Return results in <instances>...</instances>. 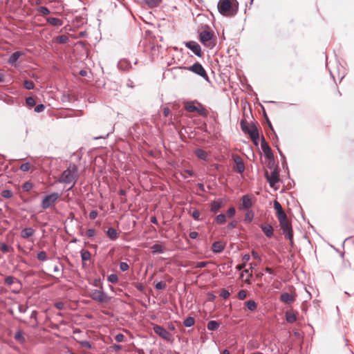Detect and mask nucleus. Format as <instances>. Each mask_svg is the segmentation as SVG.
<instances>
[{
    "mask_svg": "<svg viewBox=\"0 0 354 354\" xmlns=\"http://www.w3.org/2000/svg\"><path fill=\"white\" fill-rule=\"evenodd\" d=\"M208 264L207 261H199L195 263V268H205Z\"/></svg>",
    "mask_w": 354,
    "mask_h": 354,
    "instance_id": "obj_51",
    "label": "nucleus"
},
{
    "mask_svg": "<svg viewBox=\"0 0 354 354\" xmlns=\"http://www.w3.org/2000/svg\"><path fill=\"white\" fill-rule=\"evenodd\" d=\"M107 279L111 283H115L118 281V277L117 274H111L108 276V279Z\"/></svg>",
    "mask_w": 354,
    "mask_h": 354,
    "instance_id": "obj_45",
    "label": "nucleus"
},
{
    "mask_svg": "<svg viewBox=\"0 0 354 354\" xmlns=\"http://www.w3.org/2000/svg\"><path fill=\"white\" fill-rule=\"evenodd\" d=\"M80 345L82 346V347L83 348H88V349H90L91 348V344L90 343V342L87 341V340H82L80 342Z\"/></svg>",
    "mask_w": 354,
    "mask_h": 354,
    "instance_id": "obj_50",
    "label": "nucleus"
},
{
    "mask_svg": "<svg viewBox=\"0 0 354 354\" xmlns=\"http://www.w3.org/2000/svg\"><path fill=\"white\" fill-rule=\"evenodd\" d=\"M162 0H144V2L148 6L149 8H153L158 6Z\"/></svg>",
    "mask_w": 354,
    "mask_h": 354,
    "instance_id": "obj_31",
    "label": "nucleus"
},
{
    "mask_svg": "<svg viewBox=\"0 0 354 354\" xmlns=\"http://www.w3.org/2000/svg\"><path fill=\"white\" fill-rule=\"evenodd\" d=\"M118 68L121 71H128L131 68V62L126 59H120L118 63Z\"/></svg>",
    "mask_w": 354,
    "mask_h": 354,
    "instance_id": "obj_18",
    "label": "nucleus"
},
{
    "mask_svg": "<svg viewBox=\"0 0 354 354\" xmlns=\"http://www.w3.org/2000/svg\"><path fill=\"white\" fill-rule=\"evenodd\" d=\"M78 178V168L75 164L70 165V166L64 170L61 176L59 177L58 182L64 184L72 183V185L68 189L73 188L75 185L76 180Z\"/></svg>",
    "mask_w": 354,
    "mask_h": 354,
    "instance_id": "obj_1",
    "label": "nucleus"
},
{
    "mask_svg": "<svg viewBox=\"0 0 354 354\" xmlns=\"http://www.w3.org/2000/svg\"><path fill=\"white\" fill-rule=\"evenodd\" d=\"M24 86L27 90H32L34 88L35 84L33 82L28 80L24 81Z\"/></svg>",
    "mask_w": 354,
    "mask_h": 354,
    "instance_id": "obj_38",
    "label": "nucleus"
},
{
    "mask_svg": "<svg viewBox=\"0 0 354 354\" xmlns=\"http://www.w3.org/2000/svg\"><path fill=\"white\" fill-rule=\"evenodd\" d=\"M4 283L8 286H11L13 283H17L19 287L17 289L13 290L12 292L19 293L20 292L21 283L20 281L15 277L12 276H8L5 278Z\"/></svg>",
    "mask_w": 354,
    "mask_h": 354,
    "instance_id": "obj_13",
    "label": "nucleus"
},
{
    "mask_svg": "<svg viewBox=\"0 0 354 354\" xmlns=\"http://www.w3.org/2000/svg\"><path fill=\"white\" fill-rule=\"evenodd\" d=\"M68 41V36L65 35H59L57 37V41L59 44H65Z\"/></svg>",
    "mask_w": 354,
    "mask_h": 354,
    "instance_id": "obj_40",
    "label": "nucleus"
},
{
    "mask_svg": "<svg viewBox=\"0 0 354 354\" xmlns=\"http://www.w3.org/2000/svg\"><path fill=\"white\" fill-rule=\"evenodd\" d=\"M86 235L89 238H92L95 235V230L94 228L88 229L86 231Z\"/></svg>",
    "mask_w": 354,
    "mask_h": 354,
    "instance_id": "obj_57",
    "label": "nucleus"
},
{
    "mask_svg": "<svg viewBox=\"0 0 354 354\" xmlns=\"http://www.w3.org/2000/svg\"><path fill=\"white\" fill-rule=\"evenodd\" d=\"M45 109V106L43 104H37L35 107V111L37 112V113H40L41 111H43Z\"/></svg>",
    "mask_w": 354,
    "mask_h": 354,
    "instance_id": "obj_58",
    "label": "nucleus"
},
{
    "mask_svg": "<svg viewBox=\"0 0 354 354\" xmlns=\"http://www.w3.org/2000/svg\"><path fill=\"white\" fill-rule=\"evenodd\" d=\"M37 258L39 261H44L47 260V256L45 251H40L37 254Z\"/></svg>",
    "mask_w": 354,
    "mask_h": 354,
    "instance_id": "obj_39",
    "label": "nucleus"
},
{
    "mask_svg": "<svg viewBox=\"0 0 354 354\" xmlns=\"http://www.w3.org/2000/svg\"><path fill=\"white\" fill-rule=\"evenodd\" d=\"M215 220L218 224H224L226 222V216L224 214H220L216 216Z\"/></svg>",
    "mask_w": 354,
    "mask_h": 354,
    "instance_id": "obj_37",
    "label": "nucleus"
},
{
    "mask_svg": "<svg viewBox=\"0 0 354 354\" xmlns=\"http://www.w3.org/2000/svg\"><path fill=\"white\" fill-rule=\"evenodd\" d=\"M129 266L127 263H126V262H120V269L122 271H123V272L127 271L129 270Z\"/></svg>",
    "mask_w": 354,
    "mask_h": 354,
    "instance_id": "obj_54",
    "label": "nucleus"
},
{
    "mask_svg": "<svg viewBox=\"0 0 354 354\" xmlns=\"http://www.w3.org/2000/svg\"><path fill=\"white\" fill-rule=\"evenodd\" d=\"M22 53L21 51H15L9 57L8 62L10 64H14L18 59L22 55Z\"/></svg>",
    "mask_w": 354,
    "mask_h": 354,
    "instance_id": "obj_27",
    "label": "nucleus"
},
{
    "mask_svg": "<svg viewBox=\"0 0 354 354\" xmlns=\"http://www.w3.org/2000/svg\"><path fill=\"white\" fill-rule=\"evenodd\" d=\"M195 155L202 160H206L207 158V153L202 149H196L194 151Z\"/></svg>",
    "mask_w": 354,
    "mask_h": 354,
    "instance_id": "obj_29",
    "label": "nucleus"
},
{
    "mask_svg": "<svg viewBox=\"0 0 354 354\" xmlns=\"http://www.w3.org/2000/svg\"><path fill=\"white\" fill-rule=\"evenodd\" d=\"M240 126L242 131L245 134H248L253 143L255 145H258L259 133L257 125L254 123H252L250 128L247 125V121L243 119L240 122Z\"/></svg>",
    "mask_w": 354,
    "mask_h": 354,
    "instance_id": "obj_3",
    "label": "nucleus"
},
{
    "mask_svg": "<svg viewBox=\"0 0 354 354\" xmlns=\"http://www.w3.org/2000/svg\"><path fill=\"white\" fill-rule=\"evenodd\" d=\"M245 306L250 311H254L257 308V304L254 300H248L245 302Z\"/></svg>",
    "mask_w": 354,
    "mask_h": 354,
    "instance_id": "obj_30",
    "label": "nucleus"
},
{
    "mask_svg": "<svg viewBox=\"0 0 354 354\" xmlns=\"http://www.w3.org/2000/svg\"><path fill=\"white\" fill-rule=\"evenodd\" d=\"M97 215H98V213L96 210H92L89 212V218L91 220L95 219L96 217L97 216Z\"/></svg>",
    "mask_w": 354,
    "mask_h": 354,
    "instance_id": "obj_63",
    "label": "nucleus"
},
{
    "mask_svg": "<svg viewBox=\"0 0 354 354\" xmlns=\"http://www.w3.org/2000/svg\"><path fill=\"white\" fill-rule=\"evenodd\" d=\"M195 320L194 318L192 317H187L184 321H183V325L185 327H191L194 324Z\"/></svg>",
    "mask_w": 354,
    "mask_h": 354,
    "instance_id": "obj_35",
    "label": "nucleus"
},
{
    "mask_svg": "<svg viewBox=\"0 0 354 354\" xmlns=\"http://www.w3.org/2000/svg\"><path fill=\"white\" fill-rule=\"evenodd\" d=\"M200 216H201V213L199 212L198 209H195L193 212H192V216L193 217V218L196 221H198L200 220Z\"/></svg>",
    "mask_w": 354,
    "mask_h": 354,
    "instance_id": "obj_48",
    "label": "nucleus"
},
{
    "mask_svg": "<svg viewBox=\"0 0 354 354\" xmlns=\"http://www.w3.org/2000/svg\"><path fill=\"white\" fill-rule=\"evenodd\" d=\"M224 201L223 198H218L214 200L211 203L210 211L213 213H216L223 205Z\"/></svg>",
    "mask_w": 354,
    "mask_h": 354,
    "instance_id": "obj_14",
    "label": "nucleus"
},
{
    "mask_svg": "<svg viewBox=\"0 0 354 354\" xmlns=\"http://www.w3.org/2000/svg\"><path fill=\"white\" fill-rule=\"evenodd\" d=\"M91 254L88 250H82L81 251V258L83 261H86L90 260Z\"/></svg>",
    "mask_w": 354,
    "mask_h": 354,
    "instance_id": "obj_36",
    "label": "nucleus"
},
{
    "mask_svg": "<svg viewBox=\"0 0 354 354\" xmlns=\"http://www.w3.org/2000/svg\"><path fill=\"white\" fill-rule=\"evenodd\" d=\"M274 208L277 210V212H279V211L283 210L281 204L277 201H274Z\"/></svg>",
    "mask_w": 354,
    "mask_h": 354,
    "instance_id": "obj_61",
    "label": "nucleus"
},
{
    "mask_svg": "<svg viewBox=\"0 0 354 354\" xmlns=\"http://www.w3.org/2000/svg\"><path fill=\"white\" fill-rule=\"evenodd\" d=\"M286 320L288 323H294L297 320V313L291 310H288L285 313Z\"/></svg>",
    "mask_w": 354,
    "mask_h": 354,
    "instance_id": "obj_23",
    "label": "nucleus"
},
{
    "mask_svg": "<svg viewBox=\"0 0 354 354\" xmlns=\"http://www.w3.org/2000/svg\"><path fill=\"white\" fill-rule=\"evenodd\" d=\"M12 192L10 189H5L2 191L1 196L5 198H10L12 196Z\"/></svg>",
    "mask_w": 354,
    "mask_h": 354,
    "instance_id": "obj_42",
    "label": "nucleus"
},
{
    "mask_svg": "<svg viewBox=\"0 0 354 354\" xmlns=\"http://www.w3.org/2000/svg\"><path fill=\"white\" fill-rule=\"evenodd\" d=\"M261 149L262 151L264 153L266 157L270 161V162L274 164V159L273 153L263 136H261Z\"/></svg>",
    "mask_w": 354,
    "mask_h": 354,
    "instance_id": "obj_9",
    "label": "nucleus"
},
{
    "mask_svg": "<svg viewBox=\"0 0 354 354\" xmlns=\"http://www.w3.org/2000/svg\"><path fill=\"white\" fill-rule=\"evenodd\" d=\"M280 299L286 304H290L295 301V298L288 292H283L280 296Z\"/></svg>",
    "mask_w": 354,
    "mask_h": 354,
    "instance_id": "obj_25",
    "label": "nucleus"
},
{
    "mask_svg": "<svg viewBox=\"0 0 354 354\" xmlns=\"http://www.w3.org/2000/svg\"><path fill=\"white\" fill-rule=\"evenodd\" d=\"M277 217L279 221H283V220L287 219V216H286V213L283 212V210L279 211V212H277Z\"/></svg>",
    "mask_w": 354,
    "mask_h": 354,
    "instance_id": "obj_44",
    "label": "nucleus"
},
{
    "mask_svg": "<svg viewBox=\"0 0 354 354\" xmlns=\"http://www.w3.org/2000/svg\"><path fill=\"white\" fill-rule=\"evenodd\" d=\"M241 206L240 207L241 209H249L252 206V202L251 201V198L249 195H243L241 198Z\"/></svg>",
    "mask_w": 354,
    "mask_h": 354,
    "instance_id": "obj_15",
    "label": "nucleus"
},
{
    "mask_svg": "<svg viewBox=\"0 0 354 354\" xmlns=\"http://www.w3.org/2000/svg\"><path fill=\"white\" fill-rule=\"evenodd\" d=\"M46 20L48 23L54 26H61L63 24V21L56 17H47Z\"/></svg>",
    "mask_w": 354,
    "mask_h": 354,
    "instance_id": "obj_26",
    "label": "nucleus"
},
{
    "mask_svg": "<svg viewBox=\"0 0 354 354\" xmlns=\"http://www.w3.org/2000/svg\"><path fill=\"white\" fill-rule=\"evenodd\" d=\"M38 11L43 15H47L50 14V10L46 6L39 7Z\"/></svg>",
    "mask_w": 354,
    "mask_h": 354,
    "instance_id": "obj_43",
    "label": "nucleus"
},
{
    "mask_svg": "<svg viewBox=\"0 0 354 354\" xmlns=\"http://www.w3.org/2000/svg\"><path fill=\"white\" fill-rule=\"evenodd\" d=\"M254 216V212L252 210L248 209L247 212L245 214L244 222L248 223H250L253 220Z\"/></svg>",
    "mask_w": 354,
    "mask_h": 354,
    "instance_id": "obj_34",
    "label": "nucleus"
},
{
    "mask_svg": "<svg viewBox=\"0 0 354 354\" xmlns=\"http://www.w3.org/2000/svg\"><path fill=\"white\" fill-rule=\"evenodd\" d=\"M26 102L27 105L30 107H32L36 104L35 100L32 97H28L26 99Z\"/></svg>",
    "mask_w": 354,
    "mask_h": 354,
    "instance_id": "obj_46",
    "label": "nucleus"
},
{
    "mask_svg": "<svg viewBox=\"0 0 354 354\" xmlns=\"http://www.w3.org/2000/svg\"><path fill=\"white\" fill-rule=\"evenodd\" d=\"M281 230L283 232V234L288 238V239L290 241L291 244H292V239H293V232L292 229V226L288 225L286 227H284L283 228H281Z\"/></svg>",
    "mask_w": 354,
    "mask_h": 354,
    "instance_id": "obj_19",
    "label": "nucleus"
},
{
    "mask_svg": "<svg viewBox=\"0 0 354 354\" xmlns=\"http://www.w3.org/2000/svg\"><path fill=\"white\" fill-rule=\"evenodd\" d=\"M91 298L100 303H109L111 297L103 290H93L90 294Z\"/></svg>",
    "mask_w": 354,
    "mask_h": 354,
    "instance_id": "obj_5",
    "label": "nucleus"
},
{
    "mask_svg": "<svg viewBox=\"0 0 354 354\" xmlns=\"http://www.w3.org/2000/svg\"><path fill=\"white\" fill-rule=\"evenodd\" d=\"M185 68L188 69L189 71L197 74L198 75L203 77L206 81H209V77L206 73V71L203 68V66L198 62L194 63L193 65L185 67Z\"/></svg>",
    "mask_w": 354,
    "mask_h": 354,
    "instance_id": "obj_6",
    "label": "nucleus"
},
{
    "mask_svg": "<svg viewBox=\"0 0 354 354\" xmlns=\"http://www.w3.org/2000/svg\"><path fill=\"white\" fill-rule=\"evenodd\" d=\"M279 223L281 228H283L284 227L290 225V223L288 222V219L283 220V221H279Z\"/></svg>",
    "mask_w": 354,
    "mask_h": 354,
    "instance_id": "obj_64",
    "label": "nucleus"
},
{
    "mask_svg": "<svg viewBox=\"0 0 354 354\" xmlns=\"http://www.w3.org/2000/svg\"><path fill=\"white\" fill-rule=\"evenodd\" d=\"M14 339L20 344H24L26 342V339L24 336V333L21 329H19L16 331L14 335Z\"/></svg>",
    "mask_w": 354,
    "mask_h": 354,
    "instance_id": "obj_17",
    "label": "nucleus"
},
{
    "mask_svg": "<svg viewBox=\"0 0 354 354\" xmlns=\"http://www.w3.org/2000/svg\"><path fill=\"white\" fill-rule=\"evenodd\" d=\"M265 176L269 183L271 187H274V185L279 181V174L278 167L273 169L270 174L268 171H266Z\"/></svg>",
    "mask_w": 354,
    "mask_h": 354,
    "instance_id": "obj_10",
    "label": "nucleus"
},
{
    "mask_svg": "<svg viewBox=\"0 0 354 354\" xmlns=\"http://www.w3.org/2000/svg\"><path fill=\"white\" fill-rule=\"evenodd\" d=\"M233 160L235 163L234 170L239 174H241L245 170V165L242 158L239 156H234Z\"/></svg>",
    "mask_w": 354,
    "mask_h": 354,
    "instance_id": "obj_12",
    "label": "nucleus"
},
{
    "mask_svg": "<svg viewBox=\"0 0 354 354\" xmlns=\"http://www.w3.org/2000/svg\"><path fill=\"white\" fill-rule=\"evenodd\" d=\"M281 230L283 232V234L288 238V239L290 241L291 244H292V239H293V232L292 229V226L288 225L286 227H284L283 228H281Z\"/></svg>",
    "mask_w": 354,
    "mask_h": 354,
    "instance_id": "obj_20",
    "label": "nucleus"
},
{
    "mask_svg": "<svg viewBox=\"0 0 354 354\" xmlns=\"http://www.w3.org/2000/svg\"><path fill=\"white\" fill-rule=\"evenodd\" d=\"M35 230L32 227H25L21 231V237L28 239L34 235Z\"/></svg>",
    "mask_w": 354,
    "mask_h": 354,
    "instance_id": "obj_22",
    "label": "nucleus"
},
{
    "mask_svg": "<svg viewBox=\"0 0 354 354\" xmlns=\"http://www.w3.org/2000/svg\"><path fill=\"white\" fill-rule=\"evenodd\" d=\"M30 168V164L29 162L23 163L20 166V169L23 171H28Z\"/></svg>",
    "mask_w": 354,
    "mask_h": 354,
    "instance_id": "obj_52",
    "label": "nucleus"
},
{
    "mask_svg": "<svg viewBox=\"0 0 354 354\" xmlns=\"http://www.w3.org/2000/svg\"><path fill=\"white\" fill-rule=\"evenodd\" d=\"M32 187L33 185L30 182H26L22 186L23 189L26 192L30 191V189H32Z\"/></svg>",
    "mask_w": 354,
    "mask_h": 354,
    "instance_id": "obj_47",
    "label": "nucleus"
},
{
    "mask_svg": "<svg viewBox=\"0 0 354 354\" xmlns=\"http://www.w3.org/2000/svg\"><path fill=\"white\" fill-rule=\"evenodd\" d=\"M59 198V194L57 192L51 193L50 194L46 195L42 200L41 207L44 209L49 208L50 206L54 205Z\"/></svg>",
    "mask_w": 354,
    "mask_h": 354,
    "instance_id": "obj_7",
    "label": "nucleus"
},
{
    "mask_svg": "<svg viewBox=\"0 0 354 354\" xmlns=\"http://www.w3.org/2000/svg\"><path fill=\"white\" fill-rule=\"evenodd\" d=\"M225 247V244L221 241H217L213 243L212 245V250L214 253L222 252Z\"/></svg>",
    "mask_w": 354,
    "mask_h": 354,
    "instance_id": "obj_16",
    "label": "nucleus"
},
{
    "mask_svg": "<svg viewBox=\"0 0 354 354\" xmlns=\"http://www.w3.org/2000/svg\"><path fill=\"white\" fill-rule=\"evenodd\" d=\"M219 327V323L215 320H211L208 322L207 324V328L209 330H216Z\"/></svg>",
    "mask_w": 354,
    "mask_h": 354,
    "instance_id": "obj_33",
    "label": "nucleus"
},
{
    "mask_svg": "<svg viewBox=\"0 0 354 354\" xmlns=\"http://www.w3.org/2000/svg\"><path fill=\"white\" fill-rule=\"evenodd\" d=\"M106 235L112 241H115L119 236V234L117 230L113 227L108 228L106 230Z\"/></svg>",
    "mask_w": 354,
    "mask_h": 354,
    "instance_id": "obj_24",
    "label": "nucleus"
},
{
    "mask_svg": "<svg viewBox=\"0 0 354 354\" xmlns=\"http://www.w3.org/2000/svg\"><path fill=\"white\" fill-rule=\"evenodd\" d=\"M55 307L58 310H62L64 308V303L62 301H57L54 304Z\"/></svg>",
    "mask_w": 354,
    "mask_h": 354,
    "instance_id": "obj_62",
    "label": "nucleus"
},
{
    "mask_svg": "<svg viewBox=\"0 0 354 354\" xmlns=\"http://www.w3.org/2000/svg\"><path fill=\"white\" fill-rule=\"evenodd\" d=\"M0 250L3 252V253H7V252H10V247L5 243H2L1 245H0Z\"/></svg>",
    "mask_w": 354,
    "mask_h": 354,
    "instance_id": "obj_49",
    "label": "nucleus"
},
{
    "mask_svg": "<svg viewBox=\"0 0 354 354\" xmlns=\"http://www.w3.org/2000/svg\"><path fill=\"white\" fill-rule=\"evenodd\" d=\"M237 224H238V223H237V221H232V222H230V223H229L227 224V228L228 230H232V229H234V228L236 227Z\"/></svg>",
    "mask_w": 354,
    "mask_h": 354,
    "instance_id": "obj_59",
    "label": "nucleus"
},
{
    "mask_svg": "<svg viewBox=\"0 0 354 354\" xmlns=\"http://www.w3.org/2000/svg\"><path fill=\"white\" fill-rule=\"evenodd\" d=\"M166 283L162 281H158L155 284V288L158 290H164L166 288Z\"/></svg>",
    "mask_w": 354,
    "mask_h": 354,
    "instance_id": "obj_41",
    "label": "nucleus"
},
{
    "mask_svg": "<svg viewBox=\"0 0 354 354\" xmlns=\"http://www.w3.org/2000/svg\"><path fill=\"white\" fill-rule=\"evenodd\" d=\"M185 109L187 111L189 112H194L196 111L201 115H203L204 112L202 110H200L198 108H197L194 104H188L186 105Z\"/></svg>",
    "mask_w": 354,
    "mask_h": 354,
    "instance_id": "obj_32",
    "label": "nucleus"
},
{
    "mask_svg": "<svg viewBox=\"0 0 354 354\" xmlns=\"http://www.w3.org/2000/svg\"><path fill=\"white\" fill-rule=\"evenodd\" d=\"M185 46L192 50L196 56L201 57L202 51L201 46L195 41H189L185 43Z\"/></svg>",
    "mask_w": 354,
    "mask_h": 354,
    "instance_id": "obj_11",
    "label": "nucleus"
},
{
    "mask_svg": "<svg viewBox=\"0 0 354 354\" xmlns=\"http://www.w3.org/2000/svg\"><path fill=\"white\" fill-rule=\"evenodd\" d=\"M153 331L163 339L171 342L173 341L172 335L163 326L160 325H154Z\"/></svg>",
    "mask_w": 354,
    "mask_h": 354,
    "instance_id": "obj_8",
    "label": "nucleus"
},
{
    "mask_svg": "<svg viewBox=\"0 0 354 354\" xmlns=\"http://www.w3.org/2000/svg\"><path fill=\"white\" fill-rule=\"evenodd\" d=\"M220 296L223 299H227L230 296V292L226 289H222Z\"/></svg>",
    "mask_w": 354,
    "mask_h": 354,
    "instance_id": "obj_55",
    "label": "nucleus"
},
{
    "mask_svg": "<svg viewBox=\"0 0 354 354\" xmlns=\"http://www.w3.org/2000/svg\"><path fill=\"white\" fill-rule=\"evenodd\" d=\"M246 296H247V292L245 290H241L238 292V298L240 300L244 299L246 297Z\"/></svg>",
    "mask_w": 354,
    "mask_h": 354,
    "instance_id": "obj_53",
    "label": "nucleus"
},
{
    "mask_svg": "<svg viewBox=\"0 0 354 354\" xmlns=\"http://www.w3.org/2000/svg\"><path fill=\"white\" fill-rule=\"evenodd\" d=\"M236 213V209L234 207H230L228 209H227V216L228 217H232L234 216Z\"/></svg>",
    "mask_w": 354,
    "mask_h": 354,
    "instance_id": "obj_56",
    "label": "nucleus"
},
{
    "mask_svg": "<svg viewBox=\"0 0 354 354\" xmlns=\"http://www.w3.org/2000/svg\"><path fill=\"white\" fill-rule=\"evenodd\" d=\"M124 335L122 333H118L115 336V339L118 342H122L124 341Z\"/></svg>",
    "mask_w": 354,
    "mask_h": 354,
    "instance_id": "obj_60",
    "label": "nucleus"
},
{
    "mask_svg": "<svg viewBox=\"0 0 354 354\" xmlns=\"http://www.w3.org/2000/svg\"><path fill=\"white\" fill-rule=\"evenodd\" d=\"M151 250L153 254H163L165 249L160 244L156 243L151 247Z\"/></svg>",
    "mask_w": 354,
    "mask_h": 354,
    "instance_id": "obj_28",
    "label": "nucleus"
},
{
    "mask_svg": "<svg viewBox=\"0 0 354 354\" xmlns=\"http://www.w3.org/2000/svg\"><path fill=\"white\" fill-rule=\"evenodd\" d=\"M259 227L268 238H271L273 236V228L270 225L261 224Z\"/></svg>",
    "mask_w": 354,
    "mask_h": 354,
    "instance_id": "obj_21",
    "label": "nucleus"
},
{
    "mask_svg": "<svg viewBox=\"0 0 354 354\" xmlns=\"http://www.w3.org/2000/svg\"><path fill=\"white\" fill-rule=\"evenodd\" d=\"M217 8L223 16H234L238 11V5H233L230 0H219Z\"/></svg>",
    "mask_w": 354,
    "mask_h": 354,
    "instance_id": "obj_2",
    "label": "nucleus"
},
{
    "mask_svg": "<svg viewBox=\"0 0 354 354\" xmlns=\"http://www.w3.org/2000/svg\"><path fill=\"white\" fill-rule=\"evenodd\" d=\"M198 32L200 42L207 47L211 46V41L214 37V33L210 30V27L208 25H201L198 29Z\"/></svg>",
    "mask_w": 354,
    "mask_h": 354,
    "instance_id": "obj_4",
    "label": "nucleus"
}]
</instances>
